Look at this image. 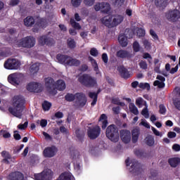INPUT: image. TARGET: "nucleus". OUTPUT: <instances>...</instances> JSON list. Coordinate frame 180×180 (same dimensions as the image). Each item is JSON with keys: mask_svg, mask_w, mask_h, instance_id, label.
<instances>
[{"mask_svg": "<svg viewBox=\"0 0 180 180\" xmlns=\"http://www.w3.org/2000/svg\"><path fill=\"white\" fill-rule=\"evenodd\" d=\"M23 110H25V99L20 96L13 98V106L8 108V112L15 117L22 119Z\"/></svg>", "mask_w": 180, "mask_h": 180, "instance_id": "1", "label": "nucleus"}, {"mask_svg": "<svg viewBox=\"0 0 180 180\" xmlns=\"http://www.w3.org/2000/svg\"><path fill=\"white\" fill-rule=\"evenodd\" d=\"M45 85L46 87L47 91L52 95H56L58 91H64L65 89V82L62 79H59L56 82L54 79L51 77H48L45 79Z\"/></svg>", "mask_w": 180, "mask_h": 180, "instance_id": "2", "label": "nucleus"}, {"mask_svg": "<svg viewBox=\"0 0 180 180\" xmlns=\"http://www.w3.org/2000/svg\"><path fill=\"white\" fill-rule=\"evenodd\" d=\"M78 81L86 88H94L98 85L96 77H94L88 74H84L79 77Z\"/></svg>", "mask_w": 180, "mask_h": 180, "instance_id": "3", "label": "nucleus"}, {"mask_svg": "<svg viewBox=\"0 0 180 180\" xmlns=\"http://www.w3.org/2000/svg\"><path fill=\"white\" fill-rule=\"evenodd\" d=\"M106 137L114 143L119 141V129L115 124L109 125L105 131Z\"/></svg>", "mask_w": 180, "mask_h": 180, "instance_id": "4", "label": "nucleus"}, {"mask_svg": "<svg viewBox=\"0 0 180 180\" xmlns=\"http://www.w3.org/2000/svg\"><path fill=\"white\" fill-rule=\"evenodd\" d=\"M127 167H129L131 164V167L129 168V172L134 175H139L141 173V163L136 160H131L130 158H127L125 160Z\"/></svg>", "mask_w": 180, "mask_h": 180, "instance_id": "5", "label": "nucleus"}, {"mask_svg": "<svg viewBox=\"0 0 180 180\" xmlns=\"http://www.w3.org/2000/svg\"><path fill=\"white\" fill-rule=\"evenodd\" d=\"M36 44V38L32 36H27L20 41V46L24 49H32Z\"/></svg>", "mask_w": 180, "mask_h": 180, "instance_id": "6", "label": "nucleus"}, {"mask_svg": "<svg viewBox=\"0 0 180 180\" xmlns=\"http://www.w3.org/2000/svg\"><path fill=\"white\" fill-rule=\"evenodd\" d=\"M166 19L171 23H176L180 19V11L178 9L168 11L165 13Z\"/></svg>", "mask_w": 180, "mask_h": 180, "instance_id": "7", "label": "nucleus"}, {"mask_svg": "<svg viewBox=\"0 0 180 180\" xmlns=\"http://www.w3.org/2000/svg\"><path fill=\"white\" fill-rule=\"evenodd\" d=\"M34 179L35 180H51L53 179V171L50 169H46L41 173L34 174Z\"/></svg>", "mask_w": 180, "mask_h": 180, "instance_id": "8", "label": "nucleus"}, {"mask_svg": "<svg viewBox=\"0 0 180 180\" xmlns=\"http://www.w3.org/2000/svg\"><path fill=\"white\" fill-rule=\"evenodd\" d=\"M86 96L84 93H76L74 106L75 108H84L86 105Z\"/></svg>", "mask_w": 180, "mask_h": 180, "instance_id": "9", "label": "nucleus"}, {"mask_svg": "<svg viewBox=\"0 0 180 180\" xmlns=\"http://www.w3.org/2000/svg\"><path fill=\"white\" fill-rule=\"evenodd\" d=\"M101 127L96 125L94 127H89L87 129V136L90 140H96L101 136Z\"/></svg>", "mask_w": 180, "mask_h": 180, "instance_id": "10", "label": "nucleus"}, {"mask_svg": "<svg viewBox=\"0 0 180 180\" xmlns=\"http://www.w3.org/2000/svg\"><path fill=\"white\" fill-rule=\"evenodd\" d=\"M8 81L14 86L19 85L23 81V75L21 73H13L8 77Z\"/></svg>", "mask_w": 180, "mask_h": 180, "instance_id": "11", "label": "nucleus"}, {"mask_svg": "<svg viewBox=\"0 0 180 180\" xmlns=\"http://www.w3.org/2000/svg\"><path fill=\"white\" fill-rule=\"evenodd\" d=\"M38 41L40 46H49V47H51V46H54L56 43V41H54V39L49 37V35L41 36L39 38Z\"/></svg>", "mask_w": 180, "mask_h": 180, "instance_id": "12", "label": "nucleus"}, {"mask_svg": "<svg viewBox=\"0 0 180 180\" xmlns=\"http://www.w3.org/2000/svg\"><path fill=\"white\" fill-rule=\"evenodd\" d=\"M20 67V63L16 59H8L4 63L6 70H18Z\"/></svg>", "mask_w": 180, "mask_h": 180, "instance_id": "13", "label": "nucleus"}, {"mask_svg": "<svg viewBox=\"0 0 180 180\" xmlns=\"http://www.w3.org/2000/svg\"><path fill=\"white\" fill-rule=\"evenodd\" d=\"M58 151V150L56 146H48L43 151L44 157L45 158H53L57 154Z\"/></svg>", "mask_w": 180, "mask_h": 180, "instance_id": "14", "label": "nucleus"}, {"mask_svg": "<svg viewBox=\"0 0 180 180\" xmlns=\"http://www.w3.org/2000/svg\"><path fill=\"white\" fill-rule=\"evenodd\" d=\"M120 137L123 143L127 144L128 143H130V140H131V134L130 133V131L127 129H122L120 131Z\"/></svg>", "mask_w": 180, "mask_h": 180, "instance_id": "15", "label": "nucleus"}, {"mask_svg": "<svg viewBox=\"0 0 180 180\" xmlns=\"http://www.w3.org/2000/svg\"><path fill=\"white\" fill-rule=\"evenodd\" d=\"M118 72H120V75L121 78H123L124 79H129L130 77H131V74H130V72H129V70L127 68H124V66L122 65L118 67Z\"/></svg>", "mask_w": 180, "mask_h": 180, "instance_id": "16", "label": "nucleus"}, {"mask_svg": "<svg viewBox=\"0 0 180 180\" xmlns=\"http://www.w3.org/2000/svg\"><path fill=\"white\" fill-rule=\"evenodd\" d=\"M27 90L29 91V92H37L39 93L41 91L40 90V85L37 82H30L27 85Z\"/></svg>", "mask_w": 180, "mask_h": 180, "instance_id": "17", "label": "nucleus"}, {"mask_svg": "<svg viewBox=\"0 0 180 180\" xmlns=\"http://www.w3.org/2000/svg\"><path fill=\"white\" fill-rule=\"evenodd\" d=\"M8 179L9 180H25V176L23 175V173L20 172H11L8 175Z\"/></svg>", "mask_w": 180, "mask_h": 180, "instance_id": "18", "label": "nucleus"}, {"mask_svg": "<svg viewBox=\"0 0 180 180\" xmlns=\"http://www.w3.org/2000/svg\"><path fill=\"white\" fill-rule=\"evenodd\" d=\"M112 20V27H116V26H119L120 23H122L124 20V18L121 15H111Z\"/></svg>", "mask_w": 180, "mask_h": 180, "instance_id": "19", "label": "nucleus"}, {"mask_svg": "<svg viewBox=\"0 0 180 180\" xmlns=\"http://www.w3.org/2000/svg\"><path fill=\"white\" fill-rule=\"evenodd\" d=\"M117 57L118 58H131V54L130 52L126 51V50H120L117 51L116 53Z\"/></svg>", "mask_w": 180, "mask_h": 180, "instance_id": "20", "label": "nucleus"}, {"mask_svg": "<svg viewBox=\"0 0 180 180\" xmlns=\"http://www.w3.org/2000/svg\"><path fill=\"white\" fill-rule=\"evenodd\" d=\"M167 162L172 168H176V167L180 164V158L178 157L170 158L168 159Z\"/></svg>", "mask_w": 180, "mask_h": 180, "instance_id": "21", "label": "nucleus"}, {"mask_svg": "<svg viewBox=\"0 0 180 180\" xmlns=\"http://www.w3.org/2000/svg\"><path fill=\"white\" fill-rule=\"evenodd\" d=\"M131 141L134 144H136L139 141V137H140V129L135 128L131 131Z\"/></svg>", "mask_w": 180, "mask_h": 180, "instance_id": "22", "label": "nucleus"}, {"mask_svg": "<svg viewBox=\"0 0 180 180\" xmlns=\"http://www.w3.org/2000/svg\"><path fill=\"white\" fill-rule=\"evenodd\" d=\"M67 65H70V67H79V65H81V60L69 56Z\"/></svg>", "mask_w": 180, "mask_h": 180, "instance_id": "23", "label": "nucleus"}, {"mask_svg": "<svg viewBox=\"0 0 180 180\" xmlns=\"http://www.w3.org/2000/svg\"><path fill=\"white\" fill-rule=\"evenodd\" d=\"M98 122H101V129L105 130L108 127L109 123L108 122V116H106V114H102L99 117Z\"/></svg>", "mask_w": 180, "mask_h": 180, "instance_id": "24", "label": "nucleus"}, {"mask_svg": "<svg viewBox=\"0 0 180 180\" xmlns=\"http://www.w3.org/2000/svg\"><path fill=\"white\" fill-rule=\"evenodd\" d=\"M69 58L70 56H68V55L58 53L56 56V59L58 60V63H60V64H65L67 65V61H68Z\"/></svg>", "mask_w": 180, "mask_h": 180, "instance_id": "25", "label": "nucleus"}, {"mask_svg": "<svg viewBox=\"0 0 180 180\" xmlns=\"http://www.w3.org/2000/svg\"><path fill=\"white\" fill-rule=\"evenodd\" d=\"M112 22V15L105 16L102 19V22L105 25V26H106V27H109V28L113 27Z\"/></svg>", "mask_w": 180, "mask_h": 180, "instance_id": "26", "label": "nucleus"}, {"mask_svg": "<svg viewBox=\"0 0 180 180\" xmlns=\"http://www.w3.org/2000/svg\"><path fill=\"white\" fill-rule=\"evenodd\" d=\"M24 25L27 27H32L34 25V18L32 16H27L24 19Z\"/></svg>", "mask_w": 180, "mask_h": 180, "instance_id": "27", "label": "nucleus"}, {"mask_svg": "<svg viewBox=\"0 0 180 180\" xmlns=\"http://www.w3.org/2000/svg\"><path fill=\"white\" fill-rule=\"evenodd\" d=\"M118 41L122 47L127 46V37L124 34H120L118 37Z\"/></svg>", "mask_w": 180, "mask_h": 180, "instance_id": "28", "label": "nucleus"}, {"mask_svg": "<svg viewBox=\"0 0 180 180\" xmlns=\"http://www.w3.org/2000/svg\"><path fill=\"white\" fill-rule=\"evenodd\" d=\"M145 141H146V144H147L149 147H153V146H154V143H155V141H154V136L150 134H148L145 138Z\"/></svg>", "mask_w": 180, "mask_h": 180, "instance_id": "29", "label": "nucleus"}, {"mask_svg": "<svg viewBox=\"0 0 180 180\" xmlns=\"http://www.w3.org/2000/svg\"><path fill=\"white\" fill-rule=\"evenodd\" d=\"M110 11V4L109 3H101V12L102 13H108Z\"/></svg>", "mask_w": 180, "mask_h": 180, "instance_id": "30", "label": "nucleus"}, {"mask_svg": "<svg viewBox=\"0 0 180 180\" xmlns=\"http://www.w3.org/2000/svg\"><path fill=\"white\" fill-rule=\"evenodd\" d=\"M155 4L158 8H167L168 0H155Z\"/></svg>", "mask_w": 180, "mask_h": 180, "instance_id": "31", "label": "nucleus"}, {"mask_svg": "<svg viewBox=\"0 0 180 180\" xmlns=\"http://www.w3.org/2000/svg\"><path fill=\"white\" fill-rule=\"evenodd\" d=\"M39 70H40V66L37 63H34L32 65L30 68V72L34 75V74H37L39 72Z\"/></svg>", "mask_w": 180, "mask_h": 180, "instance_id": "32", "label": "nucleus"}, {"mask_svg": "<svg viewBox=\"0 0 180 180\" xmlns=\"http://www.w3.org/2000/svg\"><path fill=\"white\" fill-rule=\"evenodd\" d=\"M36 26L38 27H46L47 26V20L45 18H40L36 22Z\"/></svg>", "mask_w": 180, "mask_h": 180, "instance_id": "33", "label": "nucleus"}, {"mask_svg": "<svg viewBox=\"0 0 180 180\" xmlns=\"http://www.w3.org/2000/svg\"><path fill=\"white\" fill-rule=\"evenodd\" d=\"M75 134L77 139H78L79 141H82L84 140V137H85V134L79 129H76Z\"/></svg>", "mask_w": 180, "mask_h": 180, "instance_id": "34", "label": "nucleus"}, {"mask_svg": "<svg viewBox=\"0 0 180 180\" xmlns=\"http://www.w3.org/2000/svg\"><path fill=\"white\" fill-rule=\"evenodd\" d=\"M65 99L67 102H74V101H75V94L68 93L65 96Z\"/></svg>", "mask_w": 180, "mask_h": 180, "instance_id": "35", "label": "nucleus"}, {"mask_svg": "<svg viewBox=\"0 0 180 180\" xmlns=\"http://www.w3.org/2000/svg\"><path fill=\"white\" fill-rule=\"evenodd\" d=\"M70 22L71 26H72L74 29H75L76 30H81V25L78 22H75V20H74V18H71Z\"/></svg>", "mask_w": 180, "mask_h": 180, "instance_id": "36", "label": "nucleus"}, {"mask_svg": "<svg viewBox=\"0 0 180 180\" xmlns=\"http://www.w3.org/2000/svg\"><path fill=\"white\" fill-rule=\"evenodd\" d=\"M68 47L69 49H75L77 47V43L74 40V39H68Z\"/></svg>", "mask_w": 180, "mask_h": 180, "instance_id": "37", "label": "nucleus"}, {"mask_svg": "<svg viewBox=\"0 0 180 180\" xmlns=\"http://www.w3.org/2000/svg\"><path fill=\"white\" fill-rule=\"evenodd\" d=\"M154 86H158L160 89H162L163 88H165V83L164 82H160L159 80H155L153 82Z\"/></svg>", "mask_w": 180, "mask_h": 180, "instance_id": "38", "label": "nucleus"}, {"mask_svg": "<svg viewBox=\"0 0 180 180\" xmlns=\"http://www.w3.org/2000/svg\"><path fill=\"white\" fill-rule=\"evenodd\" d=\"M51 108V103L47 101H44L42 103V109L43 110H50Z\"/></svg>", "mask_w": 180, "mask_h": 180, "instance_id": "39", "label": "nucleus"}, {"mask_svg": "<svg viewBox=\"0 0 180 180\" xmlns=\"http://www.w3.org/2000/svg\"><path fill=\"white\" fill-rule=\"evenodd\" d=\"M129 110L131 113H133V115H135L136 116L139 115V109L137 108V107H136L134 104H131L129 105Z\"/></svg>", "mask_w": 180, "mask_h": 180, "instance_id": "40", "label": "nucleus"}, {"mask_svg": "<svg viewBox=\"0 0 180 180\" xmlns=\"http://www.w3.org/2000/svg\"><path fill=\"white\" fill-rule=\"evenodd\" d=\"M132 48L134 53H139V51H140V49H141V46H140V44H139V41H135L133 43Z\"/></svg>", "mask_w": 180, "mask_h": 180, "instance_id": "41", "label": "nucleus"}, {"mask_svg": "<svg viewBox=\"0 0 180 180\" xmlns=\"http://www.w3.org/2000/svg\"><path fill=\"white\" fill-rule=\"evenodd\" d=\"M134 154L135 155H136V157H139V158H143V157H146V153H144V150H141L140 149L135 150Z\"/></svg>", "mask_w": 180, "mask_h": 180, "instance_id": "42", "label": "nucleus"}, {"mask_svg": "<svg viewBox=\"0 0 180 180\" xmlns=\"http://www.w3.org/2000/svg\"><path fill=\"white\" fill-rule=\"evenodd\" d=\"M139 87L141 88V89H147V91H150V89H151L150 84L148 83H140L139 84Z\"/></svg>", "mask_w": 180, "mask_h": 180, "instance_id": "43", "label": "nucleus"}, {"mask_svg": "<svg viewBox=\"0 0 180 180\" xmlns=\"http://www.w3.org/2000/svg\"><path fill=\"white\" fill-rule=\"evenodd\" d=\"M89 61H91V63L94 68V71H98V63H96V60H94V58H92L91 56H89Z\"/></svg>", "mask_w": 180, "mask_h": 180, "instance_id": "44", "label": "nucleus"}, {"mask_svg": "<svg viewBox=\"0 0 180 180\" xmlns=\"http://www.w3.org/2000/svg\"><path fill=\"white\" fill-rule=\"evenodd\" d=\"M136 34L139 37H144L146 36V30H143V28H139Z\"/></svg>", "mask_w": 180, "mask_h": 180, "instance_id": "45", "label": "nucleus"}, {"mask_svg": "<svg viewBox=\"0 0 180 180\" xmlns=\"http://www.w3.org/2000/svg\"><path fill=\"white\" fill-rule=\"evenodd\" d=\"M159 112L160 115H165L167 113V108L164 104H161L159 105Z\"/></svg>", "mask_w": 180, "mask_h": 180, "instance_id": "46", "label": "nucleus"}, {"mask_svg": "<svg viewBox=\"0 0 180 180\" xmlns=\"http://www.w3.org/2000/svg\"><path fill=\"white\" fill-rule=\"evenodd\" d=\"M124 4V0H115L113 2L114 6H117V8H120Z\"/></svg>", "mask_w": 180, "mask_h": 180, "instance_id": "47", "label": "nucleus"}, {"mask_svg": "<svg viewBox=\"0 0 180 180\" xmlns=\"http://www.w3.org/2000/svg\"><path fill=\"white\" fill-rule=\"evenodd\" d=\"M1 156L3 157V158H8V160H11V158H12V155H11V153H9L6 150H4L1 152Z\"/></svg>", "mask_w": 180, "mask_h": 180, "instance_id": "48", "label": "nucleus"}, {"mask_svg": "<svg viewBox=\"0 0 180 180\" xmlns=\"http://www.w3.org/2000/svg\"><path fill=\"white\" fill-rule=\"evenodd\" d=\"M141 115L146 117V119H148L150 117V113H148V109L145 108L141 111Z\"/></svg>", "mask_w": 180, "mask_h": 180, "instance_id": "49", "label": "nucleus"}, {"mask_svg": "<svg viewBox=\"0 0 180 180\" xmlns=\"http://www.w3.org/2000/svg\"><path fill=\"white\" fill-rule=\"evenodd\" d=\"M139 67L141 70H147L148 65H147V62H146V60H141L139 63Z\"/></svg>", "mask_w": 180, "mask_h": 180, "instance_id": "50", "label": "nucleus"}, {"mask_svg": "<svg viewBox=\"0 0 180 180\" xmlns=\"http://www.w3.org/2000/svg\"><path fill=\"white\" fill-rule=\"evenodd\" d=\"M29 124V122L26 121L24 124H20L18 125V129L20 130H25L27 129V125Z\"/></svg>", "mask_w": 180, "mask_h": 180, "instance_id": "51", "label": "nucleus"}, {"mask_svg": "<svg viewBox=\"0 0 180 180\" xmlns=\"http://www.w3.org/2000/svg\"><path fill=\"white\" fill-rule=\"evenodd\" d=\"M72 5L75 8H78L79 5H81V3L82 2V0H71Z\"/></svg>", "mask_w": 180, "mask_h": 180, "instance_id": "52", "label": "nucleus"}, {"mask_svg": "<svg viewBox=\"0 0 180 180\" xmlns=\"http://www.w3.org/2000/svg\"><path fill=\"white\" fill-rule=\"evenodd\" d=\"M90 54L93 57H98V54H99V53L98 52V49H96V48H91L90 50Z\"/></svg>", "mask_w": 180, "mask_h": 180, "instance_id": "53", "label": "nucleus"}, {"mask_svg": "<svg viewBox=\"0 0 180 180\" xmlns=\"http://www.w3.org/2000/svg\"><path fill=\"white\" fill-rule=\"evenodd\" d=\"M101 58H102L104 64H108V62L109 61V58L108 57V53H103L102 54Z\"/></svg>", "mask_w": 180, "mask_h": 180, "instance_id": "54", "label": "nucleus"}, {"mask_svg": "<svg viewBox=\"0 0 180 180\" xmlns=\"http://www.w3.org/2000/svg\"><path fill=\"white\" fill-rule=\"evenodd\" d=\"M143 46H144V48L146 49V50H149V49L151 48V44L147 39H145L143 41Z\"/></svg>", "mask_w": 180, "mask_h": 180, "instance_id": "55", "label": "nucleus"}, {"mask_svg": "<svg viewBox=\"0 0 180 180\" xmlns=\"http://www.w3.org/2000/svg\"><path fill=\"white\" fill-rule=\"evenodd\" d=\"M84 4L86 6H92L95 4V0H84Z\"/></svg>", "mask_w": 180, "mask_h": 180, "instance_id": "56", "label": "nucleus"}, {"mask_svg": "<svg viewBox=\"0 0 180 180\" xmlns=\"http://www.w3.org/2000/svg\"><path fill=\"white\" fill-rule=\"evenodd\" d=\"M43 135L44 136L45 140H46V141H53V137H51V135L47 132L44 131Z\"/></svg>", "mask_w": 180, "mask_h": 180, "instance_id": "57", "label": "nucleus"}, {"mask_svg": "<svg viewBox=\"0 0 180 180\" xmlns=\"http://www.w3.org/2000/svg\"><path fill=\"white\" fill-rule=\"evenodd\" d=\"M151 130L153 132V134H155V136H158L159 137H162V134L158 131V130H157V129H155L154 127H151Z\"/></svg>", "mask_w": 180, "mask_h": 180, "instance_id": "58", "label": "nucleus"}, {"mask_svg": "<svg viewBox=\"0 0 180 180\" xmlns=\"http://www.w3.org/2000/svg\"><path fill=\"white\" fill-rule=\"evenodd\" d=\"M150 36H152V37H153V39H154V40H158V35L157 34V33H155V30H150Z\"/></svg>", "mask_w": 180, "mask_h": 180, "instance_id": "59", "label": "nucleus"}, {"mask_svg": "<svg viewBox=\"0 0 180 180\" xmlns=\"http://www.w3.org/2000/svg\"><path fill=\"white\" fill-rule=\"evenodd\" d=\"M20 0H11L9 2L10 6H16V5H19Z\"/></svg>", "mask_w": 180, "mask_h": 180, "instance_id": "60", "label": "nucleus"}, {"mask_svg": "<svg viewBox=\"0 0 180 180\" xmlns=\"http://www.w3.org/2000/svg\"><path fill=\"white\" fill-rule=\"evenodd\" d=\"M112 112L114 115H119V113H120V107L117 106V107L112 108Z\"/></svg>", "mask_w": 180, "mask_h": 180, "instance_id": "61", "label": "nucleus"}, {"mask_svg": "<svg viewBox=\"0 0 180 180\" xmlns=\"http://www.w3.org/2000/svg\"><path fill=\"white\" fill-rule=\"evenodd\" d=\"M167 136L169 137V139H175V137H176V133L174 131H169L167 134Z\"/></svg>", "mask_w": 180, "mask_h": 180, "instance_id": "62", "label": "nucleus"}, {"mask_svg": "<svg viewBox=\"0 0 180 180\" xmlns=\"http://www.w3.org/2000/svg\"><path fill=\"white\" fill-rule=\"evenodd\" d=\"M173 103L176 109H177L178 110H180V100L174 101Z\"/></svg>", "mask_w": 180, "mask_h": 180, "instance_id": "63", "label": "nucleus"}, {"mask_svg": "<svg viewBox=\"0 0 180 180\" xmlns=\"http://www.w3.org/2000/svg\"><path fill=\"white\" fill-rule=\"evenodd\" d=\"M172 150H174V151H176V152L180 151V145L177 143H174L172 146Z\"/></svg>", "mask_w": 180, "mask_h": 180, "instance_id": "64", "label": "nucleus"}]
</instances>
